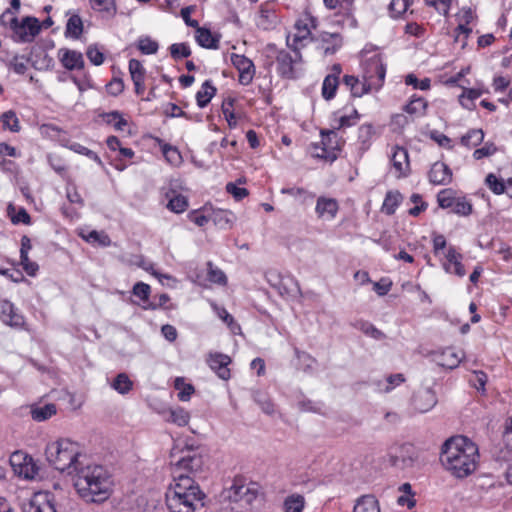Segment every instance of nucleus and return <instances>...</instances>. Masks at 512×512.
<instances>
[{"label": "nucleus", "instance_id": "1", "mask_svg": "<svg viewBox=\"0 0 512 512\" xmlns=\"http://www.w3.org/2000/svg\"><path fill=\"white\" fill-rule=\"evenodd\" d=\"M46 458L56 470L74 475V487L87 503H102L111 493L112 481L107 470L101 465L84 464L85 458L77 443L60 439L49 443L45 450Z\"/></svg>", "mask_w": 512, "mask_h": 512}, {"label": "nucleus", "instance_id": "2", "mask_svg": "<svg viewBox=\"0 0 512 512\" xmlns=\"http://www.w3.org/2000/svg\"><path fill=\"white\" fill-rule=\"evenodd\" d=\"M182 453L179 459L172 461L174 484L166 492V505L170 512H200L206 495L191 475L202 469L203 457L191 449Z\"/></svg>", "mask_w": 512, "mask_h": 512}, {"label": "nucleus", "instance_id": "3", "mask_svg": "<svg viewBox=\"0 0 512 512\" xmlns=\"http://www.w3.org/2000/svg\"><path fill=\"white\" fill-rule=\"evenodd\" d=\"M478 457V447L472 441L455 436L442 445L440 461L454 477L462 479L475 471Z\"/></svg>", "mask_w": 512, "mask_h": 512}, {"label": "nucleus", "instance_id": "4", "mask_svg": "<svg viewBox=\"0 0 512 512\" xmlns=\"http://www.w3.org/2000/svg\"><path fill=\"white\" fill-rule=\"evenodd\" d=\"M321 143L313 145V156L333 162L338 157V151L341 149V139L336 131L321 130Z\"/></svg>", "mask_w": 512, "mask_h": 512}, {"label": "nucleus", "instance_id": "5", "mask_svg": "<svg viewBox=\"0 0 512 512\" xmlns=\"http://www.w3.org/2000/svg\"><path fill=\"white\" fill-rule=\"evenodd\" d=\"M13 38L16 42L28 43L40 33V22L36 17L26 16L21 21L11 19Z\"/></svg>", "mask_w": 512, "mask_h": 512}, {"label": "nucleus", "instance_id": "6", "mask_svg": "<svg viewBox=\"0 0 512 512\" xmlns=\"http://www.w3.org/2000/svg\"><path fill=\"white\" fill-rule=\"evenodd\" d=\"M287 45L296 53V58H293L288 51L280 50L276 56V62L279 74L284 78L292 79L295 77L294 64L301 60V54L297 46L290 44L289 37L287 38Z\"/></svg>", "mask_w": 512, "mask_h": 512}, {"label": "nucleus", "instance_id": "7", "mask_svg": "<svg viewBox=\"0 0 512 512\" xmlns=\"http://www.w3.org/2000/svg\"><path fill=\"white\" fill-rule=\"evenodd\" d=\"M0 320L12 328H22L25 324L24 316L9 300L0 301Z\"/></svg>", "mask_w": 512, "mask_h": 512}, {"label": "nucleus", "instance_id": "8", "mask_svg": "<svg viewBox=\"0 0 512 512\" xmlns=\"http://www.w3.org/2000/svg\"><path fill=\"white\" fill-rule=\"evenodd\" d=\"M231 63L239 72V83L249 85L255 75V66L249 58L244 55L232 53L230 56Z\"/></svg>", "mask_w": 512, "mask_h": 512}, {"label": "nucleus", "instance_id": "9", "mask_svg": "<svg viewBox=\"0 0 512 512\" xmlns=\"http://www.w3.org/2000/svg\"><path fill=\"white\" fill-rule=\"evenodd\" d=\"M206 362L219 378L228 380L230 378V369L228 368L231 363V358L223 353L215 352L209 353Z\"/></svg>", "mask_w": 512, "mask_h": 512}, {"label": "nucleus", "instance_id": "10", "mask_svg": "<svg viewBox=\"0 0 512 512\" xmlns=\"http://www.w3.org/2000/svg\"><path fill=\"white\" fill-rule=\"evenodd\" d=\"M437 402L436 393L431 388L420 389L413 396L414 409L420 413L430 411Z\"/></svg>", "mask_w": 512, "mask_h": 512}, {"label": "nucleus", "instance_id": "11", "mask_svg": "<svg viewBox=\"0 0 512 512\" xmlns=\"http://www.w3.org/2000/svg\"><path fill=\"white\" fill-rule=\"evenodd\" d=\"M256 496V492L248 486L236 483L225 492V498L230 502H243L246 505L251 504L256 499Z\"/></svg>", "mask_w": 512, "mask_h": 512}, {"label": "nucleus", "instance_id": "12", "mask_svg": "<svg viewBox=\"0 0 512 512\" xmlns=\"http://www.w3.org/2000/svg\"><path fill=\"white\" fill-rule=\"evenodd\" d=\"M58 58L63 67L69 71L84 68V58L79 51L61 48L58 50Z\"/></svg>", "mask_w": 512, "mask_h": 512}, {"label": "nucleus", "instance_id": "13", "mask_svg": "<svg viewBox=\"0 0 512 512\" xmlns=\"http://www.w3.org/2000/svg\"><path fill=\"white\" fill-rule=\"evenodd\" d=\"M23 512H56V509L47 494H36L23 505Z\"/></svg>", "mask_w": 512, "mask_h": 512}, {"label": "nucleus", "instance_id": "14", "mask_svg": "<svg viewBox=\"0 0 512 512\" xmlns=\"http://www.w3.org/2000/svg\"><path fill=\"white\" fill-rule=\"evenodd\" d=\"M430 183L434 185H447L452 180V171L443 162H435L428 173Z\"/></svg>", "mask_w": 512, "mask_h": 512}, {"label": "nucleus", "instance_id": "15", "mask_svg": "<svg viewBox=\"0 0 512 512\" xmlns=\"http://www.w3.org/2000/svg\"><path fill=\"white\" fill-rule=\"evenodd\" d=\"M464 355L465 354L462 350L447 347L437 355V362L442 367L454 369L459 366Z\"/></svg>", "mask_w": 512, "mask_h": 512}, {"label": "nucleus", "instance_id": "16", "mask_svg": "<svg viewBox=\"0 0 512 512\" xmlns=\"http://www.w3.org/2000/svg\"><path fill=\"white\" fill-rule=\"evenodd\" d=\"M320 44L318 46L324 55H333L342 45L341 36L338 33L323 32L319 37Z\"/></svg>", "mask_w": 512, "mask_h": 512}, {"label": "nucleus", "instance_id": "17", "mask_svg": "<svg viewBox=\"0 0 512 512\" xmlns=\"http://www.w3.org/2000/svg\"><path fill=\"white\" fill-rule=\"evenodd\" d=\"M386 67L380 56L375 55L367 61L365 78L372 80L374 75L377 77L378 84L381 85L385 79Z\"/></svg>", "mask_w": 512, "mask_h": 512}, {"label": "nucleus", "instance_id": "18", "mask_svg": "<svg viewBox=\"0 0 512 512\" xmlns=\"http://www.w3.org/2000/svg\"><path fill=\"white\" fill-rule=\"evenodd\" d=\"M195 33L196 41L201 47L206 49H218L220 35L212 34L209 29L200 26L196 28Z\"/></svg>", "mask_w": 512, "mask_h": 512}, {"label": "nucleus", "instance_id": "19", "mask_svg": "<svg viewBox=\"0 0 512 512\" xmlns=\"http://www.w3.org/2000/svg\"><path fill=\"white\" fill-rule=\"evenodd\" d=\"M315 211L318 217H324L327 215L332 219L338 212V203L333 198L319 197L317 199Z\"/></svg>", "mask_w": 512, "mask_h": 512}, {"label": "nucleus", "instance_id": "20", "mask_svg": "<svg viewBox=\"0 0 512 512\" xmlns=\"http://www.w3.org/2000/svg\"><path fill=\"white\" fill-rule=\"evenodd\" d=\"M391 161L399 176L406 175V170L409 168V157L405 148L396 146Z\"/></svg>", "mask_w": 512, "mask_h": 512}, {"label": "nucleus", "instance_id": "21", "mask_svg": "<svg viewBox=\"0 0 512 512\" xmlns=\"http://www.w3.org/2000/svg\"><path fill=\"white\" fill-rule=\"evenodd\" d=\"M353 512H380L379 502L374 495H363L357 499Z\"/></svg>", "mask_w": 512, "mask_h": 512}, {"label": "nucleus", "instance_id": "22", "mask_svg": "<svg viewBox=\"0 0 512 512\" xmlns=\"http://www.w3.org/2000/svg\"><path fill=\"white\" fill-rule=\"evenodd\" d=\"M343 83L350 89L351 94L355 97H361L367 93L372 84L371 81L368 84L360 83L358 78L352 75H345L343 77Z\"/></svg>", "mask_w": 512, "mask_h": 512}, {"label": "nucleus", "instance_id": "23", "mask_svg": "<svg viewBox=\"0 0 512 512\" xmlns=\"http://www.w3.org/2000/svg\"><path fill=\"white\" fill-rule=\"evenodd\" d=\"M216 91L217 90H216L215 86H213L212 81L206 80L202 84L201 90H199L196 93L197 105L200 108L206 107L209 104V102L211 101V99L213 98V96L216 94Z\"/></svg>", "mask_w": 512, "mask_h": 512}, {"label": "nucleus", "instance_id": "24", "mask_svg": "<svg viewBox=\"0 0 512 512\" xmlns=\"http://www.w3.org/2000/svg\"><path fill=\"white\" fill-rule=\"evenodd\" d=\"M56 412V405L53 403L45 404L43 406H32L30 411L32 419L37 422H42L51 418L56 414Z\"/></svg>", "mask_w": 512, "mask_h": 512}, {"label": "nucleus", "instance_id": "25", "mask_svg": "<svg viewBox=\"0 0 512 512\" xmlns=\"http://www.w3.org/2000/svg\"><path fill=\"white\" fill-rule=\"evenodd\" d=\"M210 220H212L213 223L219 228L227 229L231 227L234 220V215L230 211L218 209L212 212L210 215Z\"/></svg>", "mask_w": 512, "mask_h": 512}, {"label": "nucleus", "instance_id": "26", "mask_svg": "<svg viewBox=\"0 0 512 512\" xmlns=\"http://www.w3.org/2000/svg\"><path fill=\"white\" fill-rule=\"evenodd\" d=\"M339 85L338 76L329 74L324 78L322 84V96L326 100H331L335 97L337 87Z\"/></svg>", "mask_w": 512, "mask_h": 512}, {"label": "nucleus", "instance_id": "27", "mask_svg": "<svg viewBox=\"0 0 512 512\" xmlns=\"http://www.w3.org/2000/svg\"><path fill=\"white\" fill-rule=\"evenodd\" d=\"M354 327L360 331H362L365 335L375 339V340H383L386 338V335L376 328L372 323L368 321H357L354 324Z\"/></svg>", "mask_w": 512, "mask_h": 512}, {"label": "nucleus", "instance_id": "28", "mask_svg": "<svg viewBox=\"0 0 512 512\" xmlns=\"http://www.w3.org/2000/svg\"><path fill=\"white\" fill-rule=\"evenodd\" d=\"M111 387L119 394L124 395L132 390L133 382L126 373H119L111 383Z\"/></svg>", "mask_w": 512, "mask_h": 512}, {"label": "nucleus", "instance_id": "29", "mask_svg": "<svg viewBox=\"0 0 512 512\" xmlns=\"http://www.w3.org/2000/svg\"><path fill=\"white\" fill-rule=\"evenodd\" d=\"M401 200H402V195L398 191H396V192L389 191L386 194V197L383 202V207H382L383 211L387 215L394 214L396 211V208L401 203Z\"/></svg>", "mask_w": 512, "mask_h": 512}, {"label": "nucleus", "instance_id": "30", "mask_svg": "<svg viewBox=\"0 0 512 512\" xmlns=\"http://www.w3.org/2000/svg\"><path fill=\"white\" fill-rule=\"evenodd\" d=\"M484 132L482 129H471L461 137V144L466 147H476L482 143Z\"/></svg>", "mask_w": 512, "mask_h": 512}, {"label": "nucleus", "instance_id": "31", "mask_svg": "<svg viewBox=\"0 0 512 512\" xmlns=\"http://www.w3.org/2000/svg\"><path fill=\"white\" fill-rule=\"evenodd\" d=\"M175 389L179 390L178 398L180 401L190 400L192 394L195 392L194 386L189 383H185L183 377H177L174 381Z\"/></svg>", "mask_w": 512, "mask_h": 512}, {"label": "nucleus", "instance_id": "32", "mask_svg": "<svg viewBox=\"0 0 512 512\" xmlns=\"http://www.w3.org/2000/svg\"><path fill=\"white\" fill-rule=\"evenodd\" d=\"M38 471L39 468L31 456H28L21 467L16 469V473L26 479H34L38 475Z\"/></svg>", "mask_w": 512, "mask_h": 512}, {"label": "nucleus", "instance_id": "33", "mask_svg": "<svg viewBox=\"0 0 512 512\" xmlns=\"http://www.w3.org/2000/svg\"><path fill=\"white\" fill-rule=\"evenodd\" d=\"M83 32V22L79 15H72L66 24L65 34L78 39Z\"/></svg>", "mask_w": 512, "mask_h": 512}, {"label": "nucleus", "instance_id": "34", "mask_svg": "<svg viewBox=\"0 0 512 512\" xmlns=\"http://www.w3.org/2000/svg\"><path fill=\"white\" fill-rule=\"evenodd\" d=\"M100 116L107 124H112L117 131H123L128 125L127 120L118 111L102 113Z\"/></svg>", "mask_w": 512, "mask_h": 512}, {"label": "nucleus", "instance_id": "35", "mask_svg": "<svg viewBox=\"0 0 512 512\" xmlns=\"http://www.w3.org/2000/svg\"><path fill=\"white\" fill-rule=\"evenodd\" d=\"M90 3L95 11L107 13L110 17H114L117 13L114 0H90Z\"/></svg>", "mask_w": 512, "mask_h": 512}, {"label": "nucleus", "instance_id": "36", "mask_svg": "<svg viewBox=\"0 0 512 512\" xmlns=\"http://www.w3.org/2000/svg\"><path fill=\"white\" fill-rule=\"evenodd\" d=\"M427 107V102L421 97H413L403 110L410 115H423Z\"/></svg>", "mask_w": 512, "mask_h": 512}, {"label": "nucleus", "instance_id": "37", "mask_svg": "<svg viewBox=\"0 0 512 512\" xmlns=\"http://www.w3.org/2000/svg\"><path fill=\"white\" fill-rule=\"evenodd\" d=\"M457 198L456 192L451 188L443 189L437 194L438 205L443 209L452 208Z\"/></svg>", "mask_w": 512, "mask_h": 512}, {"label": "nucleus", "instance_id": "38", "mask_svg": "<svg viewBox=\"0 0 512 512\" xmlns=\"http://www.w3.org/2000/svg\"><path fill=\"white\" fill-rule=\"evenodd\" d=\"M304 505V497L299 494H293L288 496L284 502L285 512H302Z\"/></svg>", "mask_w": 512, "mask_h": 512}, {"label": "nucleus", "instance_id": "39", "mask_svg": "<svg viewBox=\"0 0 512 512\" xmlns=\"http://www.w3.org/2000/svg\"><path fill=\"white\" fill-rule=\"evenodd\" d=\"M452 212L459 216H469L473 212L472 203L466 197H458L452 206Z\"/></svg>", "mask_w": 512, "mask_h": 512}, {"label": "nucleus", "instance_id": "40", "mask_svg": "<svg viewBox=\"0 0 512 512\" xmlns=\"http://www.w3.org/2000/svg\"><path fill=\"white\" fill-rule=\"evenodd\" d=\"M189 419V413L185 409L178 407L169 411V418L167 420L178 426H186Z\"/></svg>", "mask_w": 512, "mask_h": 512}, {"label": "nucleus", "instance_id": "41", "mask_svg": "<svg viewBox=\"0 0 512 512\" xmlns=\"http://www.w3.org/2000/svg\"><path fill=\"white\" fill-rule=\"evenodd\" d=\"M359 118L360 115L358 111L356 109H353L350 114L341 115L337 120V124L333 126V129L339 130L341 128L351 127L357 123Z\"/></svg>", "mask_w": 512, "mask_h": 512}, {"label": "nucleus", "instance_id": "42", "mask_svg": "<svg viewBox=\"0 0 512 512\" xmlns=\"http://www.w3.org/2000/svg\"><path fill=\"white\" fill-rule=\"evenodd\" d=\"M188 207V200L182 194L174 195L168 202L167 208L175 213H182Z\"/></svg>", "mask_w": 512, "mask_h": 512}, {"label": "nucleus", "instance_id": "43", "mask_svg": "<svg viewBox=\"0 0 512 512\" xmlns=\"http://www.w3.org/2000/svg\"><path fill=\"white\" fill-rule=\"evenodd\" d=\"M169 50L171 57L176 61L191 55V49L187 43H174Z\"/></svg>", "mask_w": 512, "mask_h": 512}, {"label": "nucleus", "instance_id": "44", "mask_svg": "<svg viewBox=\"0 0 512 512\" xmlns=\"http://www.w3.org/2000/svg\"><path fill=\"white\" fill-rule=\"evenodd\" d=\"M374 127L371 124H363L358 129V140L364 149H367L374 135Z\"/></svg>", "mask_w": 512, "mask_h": 512}, {"label": "nucleus", "instance_id": "45", "mask_svg": "<svg viewBox=\"0 0 512 512\" xmlns=\"http://www.w3.org/2000/svg\"><path fill=\"white\" fill-rule=\"evenodd\" d=\"M161 150H162L163 156L170 164L177 165L181 162L182 157L176 147L165 143L161 146Z\"/></svg>", "mask_w": 512, "mask_h": 512}, {"label": "nucleus", "instance_id": "46", "mask_svg": "<svg viewBox=\"0 0 512 512\" xmlns=\"http://www.w3.org/2000/svg\"><path fill=\"white\" fill-rule=\"evenodd\" d=\"M413 0H392L389 5V11L392 17H399L405 13Z\"/></svg>", "mask_w": 512, "mask_h": 512}, {"label": "nucleus", "instance_id": "47", "mask_svg": "<svg viewBox=\"0 0 512 512\" xmlns=\"http://www.w3.org/2000/svg\"><path fill=\"white\" fill-rule=\"evenodd\" d=\"M254 400L255 402L260 406L262 411L268 415H271L274 413V404L270 400V398L262 392H256L254 394Z\"/></svg>", "mask_w": 512, "mask_h": 512}, {"label": "nucleus", "instance_id": "48", "mask_svg": "<svg viewBox=\"0 0 512 512\" xmlns=\"http://www.w3.org/2000/svg\"><path fill=\"white\" fill-rule=\"evenodd\" d=\"M1 120L4 128L12 132H18L20 130L19 120L13 111L10 110L3 113Z\"/></svg>", "mask_w": 512, "mask_h": 512}, {"label": "nucleus", "instance_id": "49", "mask_svg": "<svg viewBox=\"0 0 512 512\" xmlns=\"http://www.w3.org/2000/svg\"><path fill=\"white\" fill-rule=\"evenodd\" d=\"M295 29L297 30V32L293 36V46H297L299 43L306 40L311 35V31L308 28V25L306 23H303L302 21L296 22Z\"/></svg>", "mask_w": 512, "mask_h": 512}, {"label": "nucleus", "instance_id": "50", "mask_svg": "<svg viewBox=\"0 0 512 512\" xmlns=\"http://www.w3.org/2000/svg\"><path fill=\"white\" fill-rule=\"evenodd\" d=\"M159 45L150 37H141L138 40V49L146 55L155 54L158 51Z\"/></svg>", "mask_w": 512, "mask_h": 512}, {"label": "nucleus", "instance_id": "51", "mask_svg": "<svg viewBox=\"0 0 512 512\" xmlns=\"http://www.w3.org/2000/svg\"><path fill=\"white\" fill-rule=\"evenodd\" d=\"M128 67H129V72H130L132 81H138V80L145 79L146 71L139 60L130 59Z\"/></svg>", "mask_w": 512, "mask_h": 512}, {"label": "nucleus", "instance_id": "52", "mask_svg": "<svg viewBox=\"0 0 512 512\" xmlns=\"http://www.w3.org/2000/svg\"><path fill=\"white\" fill-rule=\"evenodd\" d=\"M485 183L489 187V189L492 190L497 195L505 192V183L503 182V180L498 179L492 173L486 176Z\"/></svg>", "mask_w": 512, "mask_h": 512}, {"label": "nucleus", "instance_id": "53", "mask_svg": "<svg viewBox=\"0 0 512 512\" xmlns=\"http://www.w3.org/2000/svg\"><path fill=\"white\" fill-rule=\"evenodd\" d=\"M69 148L78 153V154H81V155H85L87 156L88 158L94 160L95 162H97L100 166H103V163L101 161V159L99 158V156L92 150L88 149L87 147L79 144V143H72Z\"/></svg>", "mask_w": 512, "mask_h": 512}, {"label": "nucleus", "instance_id": "54", "mask_svg": "<svg viewBox=\"0 0 512 512\" xmlns=\"http://www.w3.org/2000/svg\"><path fill=\"white\" fill-rule=\"evenodd\" d=\"M446 262L443 263V268L446 272H452V265L458 260L462 259V255L458 253L455 247L450 246L445 253Z\"/></svg>", "mask_w": 512, "mask_h": 512}, {"label": "nucleus", "instance_id": "55", "mask_svg": "<svg viewBox=\"0 0 512 512\" xmlns=\"http://www.w3.org/2000/svg\"><path fill=\"white\" fill-rule=\"evenodd\" d=\"M209 265V272H208V279L210 282H213V283H216V284H220V285H224L227 283V277L225 275V273L218 269V268H215L212 266V263H208Z\"/></svg>", "mask_w": 512, "mask_h": 512}, {"label": "nucleus", "instance_id": "56", "mask_svg": "<svg viewBox=\"0 0 512 512\" xmlns=\"http://www.w3.org/2000/svg\"><path fill=\"white\" fill-rule=\"evenodd\" d=\"M487 380L488 377L486 373H484L483 371H474L473 377L470 378L469 382L478 391L484 392Z\"/></svg>", "mask_w": 512, "mask_h": 512}, {"label": "nucleus", "instance_id": "57", "mask_svg": "<svg viewBox=\"0 0 512 512\" xmlns=\"http://www.w3.org/2000/svg\"><path fill=\"white\" fill-rule=\"evenodd\" d=\"M170 300V297L166 293H162L158 296H154L153 300L146 303L143 308L145 310H156L158 308H163L166 303Z\"/></svg>", "mask_w": 512, "mask_h": 512}, {"label": "nucleus", "instance_id": "58", "mask_svg": "<svg viewBox=\"0 0 512 512\" xmlns=\"http://www.w3.org/2000/svg\"><path fill=\"white\" fill-rule=\"evenodd\" d=\"M298 407L303 412H313L322 414L323 404L321 402H314L312 400H302L299 401Z\"/></svg>", "mask_w": 512, "mask_h": 512}, {"label": "nucleus", "instance_id": "59", "mask_svg": "<svg viewBox=\"0 0 512 512\" xmlns=\"http://www.w3.org/2000/svg\"><path fill=\"white\" fill-rule=\"evenodd\" d=\"M151 288L144 282H137L133 287V294L139 297L144 302L148 303Z\"/></svg>", "mask_w": 512, "mask_h": 512}, {"label": "nucleus", "instance_id": "60", "mask_svg": "<svg viewBox=\"0 0 512 512\" xmlns=\"http://www.w3.org/2000/svg\"><path fill=\"white\" fill-rule=\"evenodd\" d=\"M218 315L228 325V327L233 333L236 334L238 331H240V325L234 321L233 316L229 314L226 309H220L218 311Z\"/></svg>", "mask_w": 512, "mask_h": 512}, {"label": "nucleus", "instance_id": "61", "mask_svg": "<svg viewBox=\"0 0 512 512\" xmlns=\"http://www.w3.org/2000/svg\"><path fill=\"white\" fill-rule=\"evenodd\" d=\"M425 2L428 6L434 7L438 13L448 15L451 0H425Z\"/></svg>", "mask_w": 512, "mask_h": 512}, {"label": "nucleus", "instance_id": "62", "mask_svg": "<svg viewBox=\"0 0 512 512\" xmlns=\"http://www.w3.org/2000/svg\"><path fill=\"white\" fill-rule=\"evenodd\" d=\"M497 148L493 143H486L483 147L476 149L473 153V157L476 160H480L484 157H488L493 155L496 152Z\"/></svg>", "mask_w": 512, "mask_h": 512}, {"label": "nucleus", "instance_id": "63", "mask_svg": "<svg viewBox=\"0 0 512 512\" xmlns=\"http://www.w3.org/2000/svg\"><path fill=\"white\" fill-rule=\"evenodd\" d=\"M86 55L90 62L96 66H99L104 62V55L97 47L89 46Z\"/></svg>", "mask_w": 512, "mask_h": 512}, {"label": "nucleus", "instance_id": "64", "mask_svg": "<svg viewBox=\"0 0 512 512\" xmlns=\"http://www.w3.org/2000/svg\"><path fill=\"white\" fill-rule=\"evenodd\" d=\"M226 190L237 201L242 200L244 197H246L248 195V190L246 188H240L235 183H232V182L227 183Z\"/></svg>", "mask_w": 512, "mask_h": 512}]
</instances>
